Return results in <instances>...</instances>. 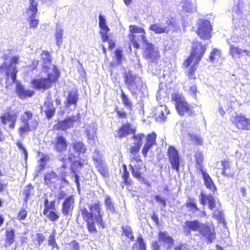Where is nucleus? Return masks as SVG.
Instances as JSON below:
<instances>
[{
	"label": "nucleus",
	"instance_id": "nucleus-37",
	"mask_svg": "<svg viewBox=\"0 0 250 250\" xmlns=\"http://www.w3.org/2000/svg\"><path fill=\"white\" fill-rule=\"evenodd\" d=\"M202 224L197 220L189 221L185 222V226L190 230L199 231Z\"/></svg>",
	"mask_w": 250,
	"mask_h": 250
},
{
	"label": "nucleus",
	"instance_id": "nucleus-53",
	"mask_svg": "<svg viewBox=\"0 0 250 250\" xmlns=\"http://www.w3.org/2000/svg\"><path fill=\"white\" fill-rule=\"evenodd\" d=\"M44 214L48 217L50 221L53 222L57 221L59 218V215L53 211H48V213Z\"/></svg>",
	"mask_w": 250,
	"mask_h": 250
},
{
	"label": "nucleus",
	"instance_id": "nucleus-59",
	"mask_svg": "<svg viewBox=\"0 0 250 250\" xmlns=\"http://www.w3.org/2000/svg\"><path fill=\"white\" fill-rule=\"evenodd\" d=\"M222 166L223 167L222 174L226 176H229V174L226 173L227 169H229V162L226 161H222Z\"/></svg>",
	"mask_w": 250,
	"mask_h": 250
},
{
	"label": "nucleus",
	"instance_id": "nucleus-56",
	"mask_svg": "<svg viewBox=\"0 0 250 250\" xmlns=\"http://www.w3.org/2000/svg\"><path fill=\"white\" fill-rule=\"evenodd\" d=\"M130 167H131L133 176L137 178L139 180H143V177L141 176V173L139 171L138 169L134 168L131 165H130Z\"/></svg>",
	"mask_w": 250,
	"mask_h": 250
},
{
	"label": "nucleus",
	"instance_id": "nucleus-20",
	"mask_svg": "<svg viewBox=\"0 0 250 250\" xmlns=\"http://www.w3.org/2000/svg\"><path fill=\"white\" fill-rule=\"evenodd\" d=\"M199 232L210 242L215 237L214 230L205 224H202Z\"/></svg>",
	"mask_w": 250,
	"mask_h": 250
},
{
	"label": "nucleus",
	"instance_id": "nucleus-19",
	"mask_svg": "<svg viewBox=\"0 0 250 250\" xmlns=\"http://www.w3.org/2000/svg\"><path fill=\"white\" fill-rule=\"evenodd\" d=\"M129 30L130 34L129 35V39L130 41L132 43L133 46L136 48H139V44L137 42V40L136 39V35L137 34H140L145 31V30L141 27H139L136 25H130L129 27Z\"/></svg>",
	"mask_w": 250,
	"mask_h": 250
},
{
	"label": "nucleus",
	"instance_id": "nucleus-21",
	"mask_svg": "<svg viewBox=\"0 0 250 250\" xmlns=\"http://www.w3.org/2000/svg\"><path fill=\"white\" fill-rule=\"evenodd\" d=\"M41 58L43 61L42 70L43 72L52 71L53 66H55L51 63L50 56L49 53L44 51L41 54Z\"/></svg>",
	"mask_w": 250,
	"mask_h": 250
},
{
	"label": "nucleus",
	"instance_id": "nucleus-18",
	"mask_svg": "<svg viewBox=\"0 0 250 250\" xmlns=\"http://www.w3.org/2000/svg\"><path fill=\"white\" fill-rule=\"evenodd\" d=\"M154 116L155 119L159 122L165 121L169 111L166 105H160L155 108Z\"/></svg>",
	"mask_w": 250,
	"mask_h": 250
},
{
	"label": "nucleus",
	"instance_id": "nucleus-22",
	"mask_svg": "<svg viewBox=\"0 0 250 250\" xmlns=\"http://www.w3.org/2000/svg\"><path fill=\"white\" fill-rule=\"evenodd\" d=\"M45 183L49 187L55 188L58 185L59 178L56 173L51 171L47 173L44 177Z\"/></svg>",
	"mask_w": 250,
	"mask_h": 250
},
{
	"label": "nucleus",
	"instance_id": "nucleus-61",
	"mask_svg": "<svg viewBox=\"0 0 250 250\" xmlns=\"http://www.w3.org/2000/svg\"><path fill=\"white\" fill-rule=\"evenodd\" d=\"M137 242L140 250H146V246L142 237L138 238Z\"/></svg>",
	"mask_w": 250,
	"mask_h": 250
},
{
	"label": "nucleus",
	"instance_id": "nucleus-36",
	"mask_svg": "<svg viewBox=\"0 0 250 250\" xmlns=\"http://www.w3.org/2000/svg\"><path fill=\"white\" fill-rule=\"evenodd\" d=\"M184 87L185 88L189 87V89L188 90L189 94L194 98H196L197 90L196 84H194L193 83H190L189 81H187L184 83Z\"/></svg>",
	"mask_w": 250,
	"mask_h": 250
},
{
	"label": "nucleus",
	"instance_id": "nucleus-3",
	"mask_svg": "<svg viewBox=\"0 0 250 250\" xmlns=\"http://www.w3.org/2000/svg\"><path fill=\"white\" fill-rule=\"evenodd\" d=\"M52 71L45 72L47 73V78L36 79L32 81L34 87L38 89L46 90L51 87L52 84L57 81L59 73L56 66H53Z\"/></svg>",
	"mask_w": 250,
	"mask_h": 250
},
{
	"label": "nucleus",
	"instance_id": "nucleus-24",
	"mask_svg": "<svg viewBox=\"0 0 250 250\" xmlns=\"http://www.w3.org/2000/svg\"><path fill=\"white\" fill-rule=\"evenodd\" d=\"M229 53L233 58H239L245 54L246 56H250V51L247 50H242L238 47L230 44L229 47Z\"/></svg>",
	"mask_w": 250,
	"mask_h": 250
},
{
	"label": "nucleus",
	"instance_id": "nucleus-10",
	"mask_svg": "<svg viewBox=\"0 0 250 250\" xmlns=\"http://www.w3.org/2000/svg\"><path fill=\"white\" fill-rule=\"evenodd\" d=\"M211 26L207 20H200L198 21V35L202 39L207 40L211 37Z\"/></svg>",
	"mask_w": 250,
	"mask_h": 250
},
{
	"label": "nucleus",
	"instance_id": "nucleus-28",
	"mask_svg": "<svg viewBox=\"0 0 250 250\" xmlns=\"http://www.w3.org/2000/svg\"><path fill=\"white\" fill-rule=\"evenodd\" d=\"M67 143L65 138L62 136L56 137V141L55 144L54 149L59 152H62L67 148Z\"/></svg>",
	"mask_w": 250,
	"mask_h": 250
},
{
	"label": "nucleus",
	"instance_id": "nucleus-62",
	"mask_svg": "<svg viewBox=\"0 0 250 250\" xmlns=\"http://www.w3.org/2000/svg\"><path fill=\"white\" fill-rule=\"evenodd\" d=\"M16 145L18 146L19 149L22 151L23 153L24 154L25 159H26L27 158V152L25 148L23 146L22 144L19 141H18L16 143Z\"/></svg>",
	"mask_w": 250,
	"mask_h": 250
},
{
	"label": "nucleus",
	"instance_id": "nucleus-2",
	"mask_svg": "<svg viewBox=\"0 0 250 250\" xmlns=\"http://www.w3.org/2000/svg\"><path fill=\"white\" fill-rule=\"evenodd\" d=\"M205 50L206 47L201 43L198 42L193 43V51L190 56L183 63V65L185 67H188L192 64L191 67L188 69V76L189 79L194 80L196 78L195 71L197 69V65L204 55Z\"/></svg>",
	"mask_w": 250,
	"mask_h": 250
},
{
	"label": "nucleus",
	"instance_id": "nucleus-55",
	"mask_svg": "<svg viewBox=\"0 0 250 250\" xmlns=\"http://www.w3.org/2000/svg\"><path fill=\"white\" fill-rule=\"evenodd\" d=\"M136 39L137 40V42H138V41H142V42L145 43L146 45H147V44H149L148 43L146 37V32L145 31H144V32H142L140 33V35H136Z\"/></svg>",
	"mask_w": 250,
	"mask_h": 250
},
{
	"label": "nucleus",
	"instance_id": "nucleus-8",
	"mask_svg": "<svg viewBox=\"0 0 250 250\" xmlns=\"http://www.w3.org/2000/svg\"><path fill=\"white\" fill-rule=\"evenodd\" d=\"M124 78L125 84L131 92H135V91L139 89L143 84L141 79L130 71L125 73Z\"/></svg>",
	"mask_w": 250,
	"mask_h": 250
},
{
	"label": "nucleus",
	"instance_id": "nucleus-42",
	"mask_svg": "<svg viewBox=\"0 0 250 250\" xmlns=\"http://www.w3.org/2000/svg\"><path fill=\"white\" fill-rule=\"evenodd\" d=\"M23 194L25 196L24 197V200L25 202L28 198L30 197L33 194L34 192V187L31 184H29L25 186L23 190Z\"/></svg>",
	"mask_w": 250,
	"mask_h": 250
},
{
	"label": "nucleus",
	"instance_id": "nucleus-44",
	"mask_svg": "<svg viewBox=\"0 0 250 250\" xmlns=\"http://www.w3.org/2000/svg\"><path fill=\"white\" fill-rule=\"evenodd\" d=\"M92 159L95 165L96 164H100L104 162L102 155L97 150H95L93 152Z\"/></svg>",
	"mask_w": 250,
	"mask_h": 250
},
{
	"label": "nucleus",
	"instance_id": "nucleus-5",
	"mask_svg": "<svg viewBox=\"0 0 250 250\" xmlns=\"http://www.w3.org/2000/svg\"><path fill=\"white\" fill-rule=\"evenodd\" d=\"M172 99L175 102L176 108L181 116H192L194 114L192 107L185 101L181 94L177 93L172 95Z\"/></svg>",
	"mask_w": 250,
	"mask_h": 250
},
{
	"label": "nucleus",
	"instance_id": "nucleus-39",
	"mask_svg": "<svg viewBox=\"0 0 250 250\" xmlns=\"http://www.w3.org/2000/svg\"><path fill=\"white\" fill-rule=\"evenodd\" d=\"M63 34V30L60 27H57L55 35L56 44L58 46H60L62 42V36Z\"/></svg>",
	"mask_w": 250,
	"mask_h": 250
},
{
	"label": "nucleus",
	"instance_id": "nucleus-16",
	"mask_svg": "<svg viewBox=\"0 0 250 250\" xmlns=\"http://www.w3.org/2000/svg\"><path fill=\"white\" fill-rule=\"evenodd\" d=\"M79 120V114L75 116L70 117L62 122H59L55 125L57 129L65 130L73 126L74 123Z\"/></svg>",
	"mask_w": 250,
	"mask_h": 250
},
{
	"label": "nucleus",
	"instance_id": "nucleus-25",
	"mask_svg": "<svg viewBox=\"0 0 250 250\" xmlns=\"http://www.w3.org/2000/svg\"><path fill=\"white\" fill-rule=\"evenodd\" d=\"M96 130L97 128L94 124H91L86 128V133L88 143L91 145H93L95 143L97 139Z\"/></svg>",
	"mask_w": 250,
	"mask_h": 250
},
{
	"label": "nucleus",
	"instance_id": "nucleus-63",
	"mask_svg": "<svg viewBox=\"0 0 250 250\" xmlns=\"http://www.w3.org/2000/svg\"><path fill=\"white\" fill-rule=\"evenodd\" d=\"M37 241L39 246L44 241L45 237L42 233H38L37 235Z\"/></svg>",
	"mask_w": 250,
	"mask_h": 250
},
{
	"label": "nucleus",
	"instance_id": "nucleus-1",
	"mask_svg": "<svg viewBox=\"0 0 250 250\" xmlns=\"http://www.w3.org/2000/svg\"><path fill=\"white\" fill-rule=\"evenodd\" d=\"M88 208L82 207L80 209L84 220L87 223L88 231L91 233H96L97 230L95 227V222L102 228H104V223L103 220L101 213L102 208L99 202L87 205Z\"/></svg>",
	"mask_w": 250,
	"mask_h": 250
},
{
	"label": "nucleus",
	"instance_id": "nucleus-27",
	"mask_svg": "<svg viewBox=\"0 0 250 250\" xmlns=\"http://www.w3.org/2000/svg\"><path fill=\"white\" fill-rule=\"evenodd\" d=\"M73 150L75 151L74 153L71 150L69 149L72 154L76 156V158L78 157L81 153H84L86 151L85 146L81 142H76L72 144Z\"/></svg>",
	"mask_w": 250,
	"mask_h": 250
},
{
	"label": "nucleus",
	"instance_id": "nucleus-49",
	"mask_svg": "<svg viewBox=\"0 0 250 250\" xmlns=\"http://www.w3.org/2000/svg\"><path fill=\"white\" fill-rule=\"evenodd\" d=\"M189 136L191 140L195 143L196 145L199 146L203 145V139L201 136L193 134H189Z\"/></svg>",
	"mask_w": 250,
	"mask_h": 250
},
{
	"label": "nucleus",
	"instance_id": "nucleus-40",
	"mask_svg": "<svg viewBox=\"0 0 250 250\" xmlns=\"http://www.w3.org/2000/svg\"><path fill=\"white\" fill-rule=\"evenodd\" d=\"M104 202L105 208L107 211L112 213L115 212V207L113 203L109 196L107 195L105 196Z\"/></svg>",
	"mask_w": 250,
	"mask_h": 250
},
{
	"label": "nucleus",
	"instance_id": "nucleus-60",
	"mask_svg": "<svg viewBox=\"0 0 250 250\" xmlns=\"http://www.w3.org/2000/svg\"><path fill=\"white\" fill-rule=\"evenodd\" d=\"M48 244L52 246L53 248H58V245L56 244L55 239V235L52 234L49 236L48 240Z\"/></svg>",
	"mask_w": 250,
	"mask_h": 250
},
{
	"label": "nucleus",
	"instance_id": "nucleus-26",
	"mask_svg": "<svg viewBox=\"0 0 250 250\" xmlns=\"http://www.w3.org/2000/svg\"><path fill=\"white\" fill-rule=\"evenodd\" d=\"M159 241L163 243L167 249H169L173 245V240L167 232L160 231L159 233Z\"/></svg>",
	"mask_w": 250,
	"mask_h": 250
},
{
	"label": "nucleus",
	"instance_id": "nucleus-46",
	"mask_svg": "<svg viewBox=\"0 0 250 250\" xmlns=\"http://www.w3.org/2000/svg\"><path fill=\"white\" fill-rule=\"evenodd\" d=\"M48 160V157L47 156H43L38 161L39 165L36 167V171L40 172L44 167L46 162Z\"/></svg>",
	"mask_w": 250,
	"mask_h": 250
},
{
	"label": "nucleus",
	"instance_id": "nucleus-23",
	"mask_svg": "<svg viewBox=\"0 0 250 250\" xmlns=\"http://www.w3.org/2000/svg\"><path fill=\"white\" fill-rule=\"evenodd\" d=\"M156 138V134L154 132L147 135L146 142L142 150V153L145 157L146 156L147 152L151 146L155 144Z\"/></svg>",
	"mask_w": 250,
	"mask_h": 250
},
{
	"label": "nucleus",
	"instance_id": "nucleus-32",
	"mask_svg": "<svg viewBox=\"0 0 250 250\" xmlns=\"http://www.w3.org/2000/svg\"><path fill=\"white\" fill-rule=\"evenodd\" d=\"M79 99V94L77 90H73L70 91L68 95L67 98V106H69L70 105H74L75 106L76 105Z\"/></svg>",
	"mask_w": 250,
	"mask_h": 250
},
{
	"label": "nucleus",
	"instance_id": "nucleus-48",
	"mask_svg": "<svg viewBox=\"0 0 250 250\" xmlns=\"http://www.w3.org/2000/svg\"><path fill=\"white\" fill-rule=\"evenodd\" d=\"M212 216L219 221H222L224 219V214L221 207H218L215 209L213 213Z\"/></svg>",
	"mask_w": 250,
	"mask_h": 250
},
{
	"label": "nucleus",
	"instance_id": "nucleus-30",
	"mask_svg": "<svg viewBox=\"0 0 250 250\" xmlns=\"http://www.w3.org/2000/svg\"><path fill=\"white\" fill-rule=\"evenodd\" d=\"M41 110L45 113L48 118H51L55 113L53 105L48 101L44 102V105L41 107Z\"/></svg>",
	"mask_w": 250,
	"mask_h": 250
},
{
	"label": "nucleus",
	"instance_id": "nucleus-58",
	"mask_svg": "<svg viewBox=\"0 0 250 250\" xmlns=\"http://www.w3.org/2000/svg\"><path fill=\"white\" fill-rule=\"evenodd\" d=\"M27 215V211L24 209H21L17 215V219L19 220H24Z\"/></svg>",
	"mask_w": 250,
	"mask_h": 250
},
{
	"label": "nucleus",
	"instance_id": "nucleus-50",
	"mask_svg": "<svg viewBox=\"0 0 250 250\" xmlns=\"http://www.w3.org/2000/svg\"><path fill=\"white\" fill-rule=\"evenodd\" d=\"M55 209V202L52 201L50 203L48 200L46 199L44 202V209L43 210V214H46L50 211L49 209L53 210Z\"/></svg>",
	"mask_w": 250,
	"mask_h": 250
},
{
	"label": "nucleus",
	"instance_id": "nucleus-17",
	"mask_svg": "<svg viewBox=\"0 0 250 250\" xmlns=\"http://www.w3.org/2000/svg\"><path fill=\"white\" fill-rule=\"evenodd\" d=\"M1 122L3 125H8L10 129H14L17 119L16 113L8 112L0 116Z\"/></svg>",
	"mask_w": 250,
	"mask_h": 250
},
{
	"label": "nucleus",
	"instance_id": "nucleus-41",
	"mask_svg": "<svg viewBox=\"0 0 250 250\" xmlns=\"http://www.w3.org/2000/svg\"><path fill=\"white\" fill-rule=\"evenodd\" d=\"M95 166L98 171L103 177L107 176L108 170L107 166L104 162L100 164H96Z\"/></svg>",
	"mask_w": 250,
	"mask_h": 250
},
{
	"label": "nucleus",
	"instance_id": "nucleus-34",
	"mask_svg": "<svg viewBox=\"0 0 250 250\" xmlns=\"http://www.w3.org/2000/svg\"><path fill=\"white\" fill-rule=\"evenodd\" d=\"M15 240V231L11 229L6 230L4 247L7 248L13 243Z\"/></svg>",
	"mask_w": 250,
	"mask_h": 250
},
{
	"label": "nucleus",
	"instance_id": "nucleus-57",
	"mask_svg": "<svg viewBox=\"0 0 250 250\" xmlns=\"http://www.w3.org/2000/svg\"><path fill=\"white\" fill-rule=\"evenodd\" d=\"M122 51L119 49H117L115 51V59L118 64H120L122 63Z\"/></svg>",
	"mask_w": 250,
	"mask_h": 250
},
{
	"label": "nucleus",
	"instance_id": "nucleus-45",
	"mask_svg": "<svg viewBox=\"0 0 250 250\" xmlns=\"http://www.w3.org/2000/svg\"><path fill=\"white\" fill-rule=\"evenodd\" d=\"M99 27L101 28V31L103 32H108L109 29L106 23V20L103 16L100 15L99 16Z\"/></svg>",
	"mask_w": 250,
	"mask_h": 250
},
{
	"label": "nucleus",
	"instance_id": "nucleus-9",
	"mask_svg": "<svg viewBox=\"0 0 250 250\" xmlns=\"http://www.w3.org/2000/svg\"><path fill=\"white\" fill-rule=\"evenodd\" d=\"M167 25L160 23H155L151 25L149 29L155 34L167 33L170 30L176 28V23L174 20L171 19L167 21Z\"/></svg>",
	"mask_w": 250,
	"mask_h": 250
},
{
	"label": "nucleus",
	"instance_id": "nucleus-29",
	"mask_svg": "<svg viewBox=\"0 0 250 250\" xmlns=\"http://www.w3.org/2000/svg\"><path fill=\"white\" fill-rule=\"evenodd\" d=\"M16 91L18 95L21 99H25L27 97H31L34 94V92L29 89H25L20 83L17 84Z\"/></svg>",
	"mask_w": 250,
	"mask_h": 250
},
{
	"label": "nucleus",
	"instance_id": "nucleus-13",
	"mask_svg": "<svg viewBox=\"0 0 250 250\" xmlns=\"http://www.w3.org/2000/svg\"><path fill=\"white\" fill-rule=\"evenodd\" d=\"M144 56L149 62H155L159 57L157 49L151 43L146 45Z\"/></svg>",
	"mask_w": 250,
	"mask_h": 250
},
{
	"label": "nucleus",
	"instance_id": "nucleus-52",
	"mask_svg": "<svg viewBox=\"0 0 250 250\" xmlns=\"http://www.w3.org/2000/svg\"><path fill=\"white\" fill-rule=\"evenodd\" d=\"M123 231L125 235L128 238H130L131 240H133L134 237L132 234V230L131 228L127 226H123Z\"/></svg>",
	"mask_w": 250,
	"mask_h": 250
},
{
	"label": "nucleus",
	"instance_id": "nucleus-6",
	"mask_svg": "<svg viewBox=\"0 0 250 250\" xmlns=\"http://www.w3.org/2000/svg\"><path fill=\"white\" fill-rule=\"evenodd\" d=\"M59 159L62 162V167L58 168V172L61 177V181L67 184L68 182L66 180L65 177L66 175V169L68 165L71 164L72 162L77 163L80 166L82 165L80 162H75L76 156H74L70 151L68 152V154L67 155H63L62 154L60 155L59 156Z\"/></svg>",
	"mask_w": 250,
	"mask_h": 250
},
{
	"label": "nucleus",
	"instance_id": "nucleus-35",
	"mask_svg": "<svg viewBox=\"0 0 250 250\" xmlns=\"http://www.w3.org/2000/svg\"><path fill=\"white\" fill-rule=\"evenodd\" d=\"M186 206L188 209V210L193 213H195L199 210L195 203V199L193 198L189 197L186 202Z\"/></svg>",
	"mask_w": 250,
	"mask_h": 250
},
{
	"label": "nucleus",
	"instance_id": "nucleus-15",
	"mask_svg": "<svg viewBox=\"0 0 250 250\" xmlns=\"http://www.w3.org/2000/svg\"><path fill=\"white\" fill-rule=\"evenodd\" d=\"M74 207V199L73 196L66 198L62 204V212L64 216H71Z\"/></svg>",
	"mask_w": 250,
	"mask_h": 250
},
{
	"label": "nucleus",
	"instance_id": "nucleus-51",
	"mask_svg": "<svg viewBox=\"0 0 250 250\" xmlns=\"http://www.w3.org/2000/svg\"><path fill=\"white\" fill-rule=\"evenodd\" d=\"M145 135L143 134H139L136 135H134L133 136V138L134 139V145H137V146H141L142 145V140L145 138Z\"/></svg>",
	"mask_w": 250,
	"mask_h": 250
},
{
	"label": "nucleus",
	"instance_id": "nucleus-7",
	"mask_svg": "<svg viewBox=\"0 0 250 250\" xmlns=\"http://www.w3.org/2000/svg\"><path fill=\"white\" fill-rule=\"evenodd\" d=\"M19 59V57L15 56L11 59L9 63L4 62L0 67V72L5 73L8 78L10 77L13 83H15L16 81L17 73L16 65Z\"/></svg>",
	"mask_w": 250,
	"mask_h": 250
},
{
	"label": "nucleus",
	"instance_id": "nucleus-33",
	"mask_svg": "<svg viewBox=\"0 0 250 250\" xmlns=\"http://www.w3.org/2000/svg\"><path fill=\"white\" fill-rule=\"evenodd\" d=\"M131 133H133V130L131 129L130 126L129 124H125L118 129L116 137L122 138L126 137L127 135Z\"/></svg>",
	"mask_w": 250,
	"mask_h": 250
},
{
	"label": "nucleus",
	"instance_id": "nucleus-43",
	"mask_svg": "<svg viewBox=\"0 0 250 250\" xmlns=\"http://www.w3.org/2000/svg\"><path fill=\"white\" fill-rule=\"evenodd\" d=\"M209 60L212 62H218L221 60L220 52L217 49H213L210 53Z\"/></svg>",
	"mask_w": 250,
	"mask_h": 250
},
{
	"label": "nucleus",
	"instance_id": "nucleus-64",
	"mask_svg": "<svg viewBox=\"0 0 250 250\" xmlns=\"http://www.w3.org/2000/svg\"><path fill=\"white\" fill-rule=\"evenodd\" d=\"M70 245L71 246V250H79V244L75 240L72 241Z\"/></svg>",
	"mask_w": 250,
	"mask_h": 250
},
{
	"label": "nucleus",
	"instance_id": "nucleus-4",
	"mask_svg": "<svg viewBox=\"0 0 250 250\" xmlns=\"http://www.w3.org/2000/svg\"><path fill=\"white\" fill-rule=\"evenodd\" d=\"M21 120L22 125L19 128V131L22 138L24 133L35 130L38 125L37 117L34 116L30 111H25L21 116Z\"/></svg>",
	"mask_w": 250,
	"mask_h": 250
},
{
	"label": "nucleus",
	"instance_id": "nucleus-12",
	"mask_svg": "<svg viewBox=\"0 0 250 250\" xmlns=\"http://www.w3.org/2000/svg\"><path fill=\"white\" fill-rule=\"evenodd\" d=\"M167 155L172 169L175 170L177 172L179 171L180 157L178 151L174 147L170 146L168 149Z\"/></svg>",
	"mask_w": 250,
	"mask_h": 250
},
{
	"label": "nucleus",
	"instance_id": "nucleus-14",
	"mask_svg": "<svg viewBox=\"0 0 250 250\" xmlns=\"http://www.w3.org/2000/svg\"><path fill=\"white\" fill-rule=\"evenodd\" d=\"M232 122L239 129H250V120L244 116H235L232 118Z\"/></svg>",
	"mask_w": 250,
	"mask_h": 250
},
{
	"label": "nucleus",
	"instance_id": "nucleus-31",
	"mask_svg": "<svg viewBox=\"0 0 250 250\" xmlns=\"http://www.w3.org/2000/svg\"><path fill=\"white\" fill-rule=\"evenodd\" d=\"M201 171L206 187L212 191L215 190V186L209 175L202 169H201Z\"/></svg>",
	"mask_w": 250,
	"mask_h": 250
},
{
	"label": "nucleus",
	"instance_id": "nucleus-54",
	"mask_svg": "<svg viewBox=\"0 0 250 250\" xmlns=\"http://www.w3.org/2000/svg\"><path fill=\"white\" fill-rule=\"evenodd\" d=\"M123 173L122 175V178L124 180V182L126 185H129V182L128 181V178L129 177V172L127 170L126 167L125 165H123Z\"/></svg>",
	"mask_w": 250,
	"mask_h": 250
},
{
	"label": "nucleus",
	"instance_id": "nucleus-11",
	"mask_svg": "<svg viewBox=\"0 0 250 250\" xmlns=\"http://www.w3.org/2000/svg\"><path fill=\"white\" fill-rule=\"evenodd\" d=\"M30 5L27 11L28 21L31 28H36L39 24V20L36 18L38 12L37 2L34 0H29Z\"/></svg>",
	"mask_w": 250,
	"mask_h": 250
},
{
	"label": "nucleus",
	"instance_id": "nucleus-47",
	"mask_svg": "<svg viewBox=\"0 0 250 250\" xmlns=\"http://www.w3.org/2000/svg\"><path fill=\"white\" fill-rule=\"evenodd\" d=\"M121 98L122 100V102L125 106L127 108L131 109L132 108V103L130 101L127 97V96L125 94V93L122 91L121 94Z\"/></svg>",
	"mask_w": 250,
	"mask_h": 250
},
{
	"label": "nucleus",
	"instance_id": "nucleus-38",
	"mask_svg": "<svg viewBox=\"0 0 250 250\" xmlns=\"http://www.w3.org/2000/svg\"><path fill=\"white\" fill-rule=\"evenodd\" d=\"M207 201L208 204V208L213 210L215 208L221 207V204L218 201H216L214 197L211 195H208Z\"/></svg>",
	"mask_w": 250,
	"mask_h": 250
}]
</instances>
